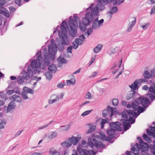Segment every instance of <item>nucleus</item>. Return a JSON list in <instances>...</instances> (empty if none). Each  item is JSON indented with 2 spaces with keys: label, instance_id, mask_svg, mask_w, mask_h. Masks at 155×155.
<instances>
[{
  "label": "nucleus",
  "instance_id": "obj_36",
  "mask_svg": "<svg viewBox=\"0 0 155 155\" xmlns=\"http://www.w3.org/2000/svg\"><path fill=\"white\" fill-rule=\"evenodd\" d=\"M66 81L68 85H70V84L74 85L75 83V78H74L72 79L67 80Z\"/></svg>",
  "mask_w": 155,
  "mask_h": 155
},
{
  "label": "nucleus",
  "instance_id": "obj_3",
  "mask_svg": "<svg viewBox=\"0 0 155 155\" xmlns=\"http://www.w3.org/2000/svg\"><path fill=\"white\" fill-rule=\"evenodd\" d=\"M99 6H98V3L96 6L95 4L92 3L86 9L87 12L85 14V17L83 19L82 24L85 25V26L89 25L94 18L97 16L98 11H101L99 9Z\"/></svg>",
  "mask_w": 155,
  "mask_h": 155
},
{
  "label": "nucleus",
  "instance_id": "obj_61",
  "mask_svg": "<svg viewBox=\"0 0 155 155\" xmlns=\"http://www.w3.org/2000/svg\"><path fill=\"white\" fill-rule=\"evenodd\" d=\"M48 126V125H45L42 126H41V127H39L38 129V130H40L44 128H45L47 127Z\"/></svg>",
  "mask_w": 155,
  "mask_h": 155
},
{
  "label": "nucleus",
  "instance_id": "obj_22",
  "mask_svg": "<svg viewBox=\"0 0 155 155\" xmlns=\"http://www.w3.org/2000/svg\"><path fill=\"white\" fill-rule=\"evenodd\" d=\"M15 107V104L13 101L11 102L9 104L7 108L8 112L10 111L12 109H14Z\"/></svg>",
  "mask_w": 155,
  "mask_h": 155
},
{
  "label": "nucleus",
  "instance_id": "obj_13",
  "mask_svg": "<svg viewBox=\"0 0 155 155\" xmlns=\"http://www.w3.org/2000/svg\"><path fill=\"white\" fill-rule=\"evenodd\" d=\"M110 126L111 128L114 130L116 131H120L122 130L121 127V124L119 122H112L110 124Z\"/></svg>",
  "mask_w": 155,
  "mask_h": 155
},
{
  "label": "nucleus",
  "instance_id": "obj_43",
  "mask_svg": "<svg viewBox=\"0 0 155 155\" xmlns=\"http://www.w3.org/2000/svg\"><path fill=\"white\" fill-rule=\"evenodd\" d=\"M92 27L94 29H97L100 27V26L99 25L98 22H93Z\"/></svg>",
  "mask_w": 155,
  "mask_h": 155
},
{
  "label": "nucleus",
  "instance_id": "obj_4",
  "mask_svg": "<svg viewBox=\"0 0 155 155\" xmlns=\"http://www.w3.org/2000/svg\"><path fill=\"white\" fill-rule=\"evenodd\" d=\"M137 139L139 140L140 144L136 143L135 145L132 148V151L126 152L127 155H140V150L141 151V154L143 155L145 152L148 151V146L147 143L142 140L140 137H138Z\"/></svg>",
  "mask_w": 155,
  "mask_h": 155
},
{
  "label": "nucleus",
  "instance_id": "obj_18",
  "mask_svg": "<svg viewBox=\"0 0 155 155\" xmlns=\"http://www.w3.org/2000/svg\"><path fill=\"white\" fill-rule=\"evenodd\" d=\"M51 98L52 99H50L48 101L49 104H52L53 103L58 101L59 99V97L58 96L54 94L51 96Z\"/></svg>",
  "mask_w": 155,
  "mask_h": 155
},
{
  "label": "nucleus",
  "instance_id": "obj_12",
  "mask_svg": "<svg viewBox=\"0 0 155 155\" xmlns=\"http://www.w3.org/2000/svg\"><path fill=\"white\" fill-rule=\"evenodd\" d=\"M77 151L79 153L80 155H90L91 152L94 154H96V152H95L93 150L90 151V150H87L85 149H83L81 147L79 146H78L77 148Z\"/></svg>",
  "mask_w": 155,
  "mask_h": 155
},
{
  "label": "nucleus",
  "instance_id": "obj_24",
  "mask_svg": "<svg viewBox=\"0 0 155 155\" xmlns=\"http://www.w3.org/2000/svg\"><path fill=\"white\" fill-rule=\"evenodd\" d=\"M61 145L64 147H67L70 146L72 145L71 141L69 138L67 141L61 143Z\"/></svg>",
  "mask_w": 155,
  "mask_h": 155
},
{
  "label": "nucleus",
  "instance_id": "obj_55",
  "mask_svg": "<svg viewBox=\"0 0 155 155\" xmlns=\"http://www.w3.org/2000/svg\"><path fill=\"white\" fill-rule=\"evenodd\" d=\"M108 113L107 111L106 110V109L102 111L103 117H106Z\"/></svg>",
  "mask_w": 155,
  "mask_h": 155
},
{
  "label": "nucleus",
  "instance_id": "obj_32",
  "mask_svg": "<svg viewBox=\"0 0 155 155\" xmlns=\"http://www.w3.org/2000/svg\"><path fill=\"white\" fill-rule=\"evenodd\" d=\"M57 136V134L55 132H52L50 133V134L48 136V139L51 140Z\"/></svg>",
  "mask_w": 155,
  "mask_h": 155
},
{
  "label": "nucleus",
  "instance_id": "obj_34",
  "mask_svg": "<svg viewBox=\"0 0 155 155\" xmlns=\"http://www.w3.org/2000/svg\"><path fill=\"white\" fill-rule=\"evenodd\" d=\"M102 120V121L101 123V128L102 129H103L104 128V126L105 123H107L109 122V119L106 118L105 119H101Z\"/></svg>",
  "mask_w": 155,
  "mask_h": 155
},
{
  "label": "nucleus",
  "instance_id": "obj_50",
  "mask_svg": "<svg viewBox=\"0 0 155 155\" xmlns=\"http://www.w3.org/2000/svg\"><path fill=\"white\" fill-rule=\"evenodd\" d=\"M5 3V0H0V9H2L4 7L3 6Z\"/></svg>",
  "mask_w": 155,
  "mask_h": 155
},
{
  "label": "nucleus",
  "instance_id": "obj_38",
  "mask_svg": "<svg viewBox=\"0 0 155 155\" xmlns=\"http://www.w3.org/2000/svg\"><path fill=\"white\" fill-rule=\"evenodd\" d=\"M92 95L89 92H87L84 96V98L85 99L89 100L91 99L92 98Z\"/></svg>",
  "mask_w": 155,
  "mask_h": 155
},
{
  "label": "nucleus",
  "instance_id": "obj_54",
  "mask_svg": "<svg viewBox=\"0 0 155 155\" xmlns=\"http://www.w3.org/2000/svg\"><path fill=\"white\" fill-rule=\"evenodd\" d=\"M65 85V84L64 82H61L59 84H58L57 85V87H58L60 88H63L64 86Z\"/></svg>",
  "mask_w": 155,
  "mask_h": 155
},
{
  "label": "nucleus",
  "instance_id": "obj_25",
  "mask_svg": "<svg viewBox=\"0 0 155 155\" xmlns=\"http://www.w3.org/2000/svg\"><path fill=\"white\" fill-rule=\"evenodd\" d=\"M118 11L117 8L115 6H113L112 8H110L109 11V12H107V14L109 13L110 14V18L111 17V15L114 14L116 13Z\"/></svg>",
  "mask_w": 155,
  "mask_h": 155
},
{
  "label": "nucleus",
  "instance_id": "obj_42",
  "mask_svg": "<svg viewBox=\"0 0 155 155\" xmlns=\"http://www.w3.org/2000/svg\"><path fill=\"white\" fill-rule=\"evenodd\" d=\"M87 25H85L82 24H80L79 25L80 28L82 31H84L87 29Z\"/></svg>",
  "mask_w": 155,
  "mask_h": 155
},
{
  "label": "nucleus",
  "instance_id": "obj_26",
  "mask_svg": "<svg viewBox=\"0 0 155 155\" xmlns=\"http://www.w3.org/2000/svg\"><path fill=\"white\" fill-rule=\"evenodd\" d=\"M101 139L103 141H109V140L108 139V137H107L105 134L102 131H100L99 132Z\"/></svg>",
  "mask_w": 155,
  "mask_h": 155
},
{
  "label": "nucleus",
  "instance_id": "obj_53",
  "mask_svg": "<svg viewBox=\"0 0 155 155\" xmlns=\"http://www.w3.org/2000/svg\"><path fill=\"white\" fill-rule=\"evenodd\" d=\"M6 124L5 121H2L0 122V129H2L4 128V125Z\"/></svg>",
  "mask_w": 155,
  "mask_h": 155
},
{
  "label": "nucleus",
  "instance_id": "obj_7",
  "mask_svg": "<svg viewBox=\"0 0 155 155\" xmlns=\"http://www.w3.org/2000/svg\"><path fill=\"white\" fill-rule=\"evenodd\" d=\"M143 75L144 77V78H141L136 80L131 85H129V87L133 90L138 89V84H140L143 82H147V79L151 78L150 73L147 71H144Z\"/></svg>",
  "mask_w": 155,
  "mask_h": 155
},
{
  "label": "nucleus",
  "instance_id": "obj_2",
  "mask_svg": "<svg viewBox=\"0 0 155 155\" xmlns=\"http://www.w3.org/2000/svg\"><path fill=\"white\" fill-rule=\"evenodd\" d=\"M141 105L144 108L147 107L150 103L149 100L146 97H140L136 99V101L133 102L132 104H128L127 105L128 108H132V110H128L124 111L122 117H127V116H130V119H132L134 117H137L140 113L145 110L142 107L139 106Z\"/></svg>",
  "mask_w": 155,
  "mask_h": 155
},
{
  "label": "nucleus",
  "instance_id": "obj_31",
  "mask_svg": "<svg viewBox=\"0 0 155 155\" xmlns=\"http://www.w3.org/2000/svg\"><path fill=\"white\" fill-rule=\"evenodd\" d=\"M49 153L50 154H52V155H59L60 153L56 150L53 148H51L49 151Z\"/></svg>",
  "mask_w": 155,
  "mask_h": 155
},
{
  "label": "nucleus",
  "instance_id": "obj_35",
  "mask_svg": "<svg viewBox=\"0 0 155 155\" xmlns=\"http://www.w3.org/2000/svg\"><path fill=\"white\" fill-rule=\"evenodd\" d=\"M45 76L46 79L48 80H50L52 77V74L51 72L48 71L45 73Z\"/></svg>",
  "mask_w": 155,
  "mask_h": 155
},
{
  "label": "nucleus",
  "instance_id": "obj_40",
  "mask_svg": "<svg viewBox=\"0 0 155 155\" xmlns=\"http://www.w3.org/2000/svg\"><path fill=\"white\" fill-rule=\"evenodd\" d=\"M93 31V30L92 28H89L87 29V32H86L84 34L85 36H87V37H88L89 35H90L92 33Z\"/></svg>",
  "mask_w": 155,
  "mask_h": 155
},
{
  "label": "nucleus",
  "instance_id": "obj_51",
  "mask_svg": "<svg viewBox=\"0 0 155 155\" xmlns=\"http://www.w3.org/2000/svg\"><path fill=\"white\" fill-rule=\"evenodd\" d=\"M149 73H150L151 78H153L155 76V69L151 70Z\"/></svg>",
  "mask_w": 155,
  "mask_h": 155
},
{
  "label": "nucleus",
  "instance_id": "obj_27",
  "mask_svg": "<svg viewBox=\"0 0 155 155\" xmlns=\"http://www.w3.org/2000/svg\"><path fill=\"white\" fill-rule=\"evenodd\" d=\"M131 90H133L132 91H131V92L127 94V100H129L132 98L135 93V90L136 89H136L135 90H133V89H131Z\"/></svg>",
  "mask_w": 155,
  "mask_h": 155
},
{
  "label": "nucleus",
  "instance_id": "obj_63",
  "mask_svg": "<svg viewBox=\"0 0 155 155\" xmlns=\"http://www.w3.org/2000/svg\"><path fill=\"white\" fill-rule=\"evenodd\" d=\"M14 93V92L13 90H8L7 91V94H8V95H11L12 94Z\"/></svg>",
  "mask_w": 155,
  "mask_h": 155
},
{
  "label": "nucleus",
  "instance_id": "obj_30",
  "mask_svg": "<svg viewBox=\"0 0 155 155\" xmlns=\"http://www.w3.org/2000/svg\"><path fill=\"white\" fill-rule=\"evenodd\" d=\"M106 110H107L109 114L110 113V117H111L114 114V112L113 107L108 106Z\"/></svg>",
  "mask_w": 155,
  "mask_h": 155
},
{
  "label": "nucleus",
  "instance_id": "obj_14",
  "mask_svg": "<svg viewBox=\"0 0 155 155\" xmlns=\"http://www.w3.org/2000/svg\"><path fill=\"white\" fill-rule=\"evenodd\" d=\"M11 101H15L16 102L21 103L22 101V99L21 97L18 95L15 94L13 95L9 98Z\"/></svg>",
  "mask_w": 155,
  "mask_h": 155
},
{
  "label": "nucleus",
  "instance_id": "obj_1",
  "mask_svg": "<svg viewBox=\"0 0 155 155\" xmlns=\"http://www.w3.org/2000/svg\"><path fill=\"white\" fill-rule=\"evenodd\" d=\"M57 46L54 39L51 40V45L48 46V51L46 52V48L43 49V53L44 56V59L42 57L41 52L39 51L36 54V59H33L31 62V66H29L27 70L31 75L35 74L38 71L39 73V68L43 69L50 64V59L55 54Z\"/></svg>",
  "mask_w": 155,
  "mask_h": 155
},
{
  "label": "nucleus",
  "instance_id": "obj_44",
  "mask_svg": "<svg viewBox=\"0 0 155 155\" xmlns=\"http://www.w3.org/2000/svg\"><path fill=\"white\" fill-rule=\"evenodd\" d=\"M150 23L149 22H147L145 25H142L140 26V27L142 28L143 29H146L150 25Z\"/></svg>",
  "mask_w": 155,
  "mask_h": 155
},
{
  "label": "nucleus",
  "instance_id": "obj_59",
  "mask_svg": "<svg viewBox=\"0 0 155 155\" xmlns=\"http://www.w3.org/2000/svg\"><path fill=\"white\" fill-rule=\"evenodd\" d=\"M87 141L85 140H83L81 142V146L82 147H84L86 145H87Z\"/></svg>",
  "mask_w": 155,
  "mask_h": 155
},
{
  "label": "nucleus",
  "instance_id": "obj_8",
  "mask_svg": "<svg viewBox=\"0 0 155 155\" xmlns=\"http://www.w3.org/2000/svg\"><path fill=\"white\" fill-rule=\"evenodd\" d=\"M124 1V0H98L97 2L98 3V6H99V9L101 10H103L105 9V5L108 3H110L112 2L114 5H119Z\"/></svg>",
  "mask_w": 155,
  "mask_h": 155
},
{
  "label": "nucleus",
  "instance_id": "obj_33",
  "mask_svg": "<svg viewBox=\"0 0 155 155\" xmlns=\"http://www.w3.org/2000/svg\"><path fill=\"white\" fill-rule=\"evenodd\" d=\"M149 91L155 95V84H153L151 85L149 88Z\"/></svg>",
  "mask_w": 155,
  "mask_h": 155
},
{
  "label": "nucleus",
  "instance_id": "obj_48",
  "mask_svg": "<svg viewBox=\"0 0 155 155\" xmlns=\"http://www.w3.org/2000/svg\"><path fill=\"white\" fill-rule=\"evenodd\" d=\"M119 103L118 100L116 98L114 99L112 101L113 105L114 106H117Z\"/></svg>",
  "mask_w": 155,
  "mask_h": 155
},
{
  "label": "nucleus",
  "instance_id": "obj_41",
  "mask_svg": "<svg viewBox=\"0 0 155 155\" xmlns=\"http://www.w3.org/2000/svg\"><path fill=\"white\" fill-rule=\"evenodd\" d=\"M70 126V125L69 124L61 126V130H68L69 129Z\"/></svg>",
  "mask_w": 155,
  "mask_h": 155
},
{
  "label": "nucleus",
  "instance_id": "obj_23",
  "mask_svg": "<svg viewBox=\"0 0 155 155\" xmlns=\"http://www.w3.org/2000/svg\"><path fill=\"white\" fill-rule=\"evenodd\" d=\"M48 69L50 72L55 73L57 70V68L55 64H52L49 66Z\"/></svg>",
  "mask_w": 155,
  "mask_h": 155
},
{
  "label": "nucleus",
  "instance_id": "obj_15",
  "mask_svg": "<svg viewBox=\"0 0 155 155\" xmlns=\"http://www.w3.org/2000/svg\"><path fill=\"white\" fill-rule=\"evenodd\" d=\"M115 131L114 130L111 128L107 131V134L108 135V139L110 140V139L114 138L115 137Z\"/></svg>",
  "mask_w": 155,
  "mask_h": 155
},
{
  "label": "nucleus",
  "instance_id": "obj_39",
  "mask_svg": "<svg viewBox=\"0 0 155 155\" xmlns=\"http://www.w3.org/2000/svg\"><path fill=\"white\" fill-rule=\"evenodd\" d=\"M143 137L145 141H147L149 143L152 141L150 137H148L147 135L145 134L143 135Z\"/></svg>",
  "mask_w": 155,
  "mask_h": 155
},
{
  "label": "nucleus",
  "instance_id": "obj_56",
  "mask_svg": "<svg viewBox=\"0 0 155 155\" xmlns=\"http://www.w3.org/2000/svg\"><path fill=\"white\" fill-rule=\"evenodd\" d=\"M15 4L18 5L20 6L21 4V0H15Z\"/></svg>",
  "mask_w": 155,
  "mask_h": 155
},
{
  "label": "nucleus",
  "instance_id": "obj_62",
  "mask_svg": "<svg viewBox=\"0 0 155 155\" xmlns=\"http://www.w3.org/2000/svg\"><path fill=\"white\" fill-rule=\"evenodd\" d=\"M104 20L103 19H102L98 22V23L100 26L102 25V24L104 22Z\"/></svg>",
  "mask_w": 155,
  "mask_h": 155
},
{
  "label": "nucleus",
  "instance_id": "obj_10",
  "mask_svg": "<svg viewBox=\"0 0 155 155\" xmlns=\"http://www.w3.org/2000/svg\"><path fill=\"white\" fill-rule=\"evenodd\" d=\"M29 78V73L25 71H23L21 72V76H19L17 80L18 84H21L24 82H26Z\"/></svg>",
  "mask_w": 155,
  "mask_h": 155
},
{
  "label": "nucleus",
  "instance_id": "obj_21",
  "mask_svg": "<svg viewBox=\"0 0 155 155\" xmlns=\"http://www.w3.org/2000/svg\"><path fill=\"white\" fill-rule=\"evenodd\" d=\"M57 60L58 62V65L60 67H61L60 65L64 63H67L66 61L62 57V56H60L58 58H57Z\"/></svg>",
  "mask_w": 155,
  "mask_h": 155
},
{
  "label": "nucleus",
  "instance_id": "obj_47",
  "mask_svg": "<svg viewBox=\"0 0 155 155\" xmlns=\"http://www.w3.org/2000/svg\"><path fill=\"white\" fill-rule=\"evenodd\" d=\"M88 145L91 148H92L94 147V144L91 140V138L89 137L88 139Z\"/></svg>",
  "mask_w": 155,
  "mask_h": 155
},
{
  "label": "nucleus",
  "instance_id": "obj_46",
  "mask_svg": "<svg viewBox=\"0 0 155 155\" xmlns=\"http://www.w3.org/2000/svg\"><path fill=\"white\" fill-rule=\"evenodd\" d=\"M21 95L22 98L24 100H26L28 98L27 93L25 92H22Z\"/></svg>",
  "mask_w": 155,
  "mask_h": 155
},
{
  "label": "nucleus",
  "instance_id": "obj_29",
  "mask_svg": "<svg viewBox=\"0 0 155 155\" xmlns=\"http://www.w3.org/2000/svg\"><path fill=\"white\" fill-rule=\"evenodd\" d=\"M103 45L101 44H99L97 45L93 49L94 53H97L99 52L101 49Z\"/></svg>",
  "mask_w": 155,
  "mask_h": 155
},
{
  "label": "nucleus",
  "instance_id": "obj_11",
  "mask_svg": "<svg viewBox=\"0 0 155 155\" xmlns=\"http://www.w3.org/2000/svg\"><path fill=\"white\" fill-rule=\"evenodd\" d=\"M85 40V38L83 35H80L78 38H76L72 43L74 49H76L78 47L79 45L83 44Z\"/></svg>",
  "mask_w": 155,
  "mask_h": 155
},
{
  "label": "nucleus",
  "instance_id": "obj_28",
  "mask_svg": "<svg viewBox=\"0 0 155 155\" xmlns=\"http://www.w3.org/2000/svg\"><path fill=\"white\" fill-rule=\"evenodd\" d=\"M23 90L24 91L23 92L26 93H28L31 94H33L34 93V91L33 90L26 87H24Z\"/></svg>",
  "mask_w": 155,
  "mask_h": 155
},
{
  "label": "nucleus",
  "instance_id": "obj_60",
  "mask_svg": "<svg viewBox=\"0 0 155 155\" xmlns=\"http://www.w3.org/2000/svg\"><path fill=\"white\" fill-rule=\"evenodd\" d=\"M155 13V7L153 6V7L152 8L151 10V12H150V14H152Z\"/></svg>",
  "mask_w": 155,
  "mask_h": 155
},
{
  "label": "nucleus",
  "instance_id": "obj_58",
  "mask_svg": "<svg viewBox=\"0 0 155 155\" xmlns=\"http://www.w3.org/2000/svg\"><path fill=\"white\" fill-rule=\"evenodd\" d=\"M9 9L11 13H13L15 10V8L13 6L10 7Z\"/></svg>",
  "mask_w": 155,
  "mask_h": 155
},
{
  "label": "nucleus",
  "instance_id": "obj_45",
  "mask_svg": "<svg viewBox=\"0 0 155 155\" xmlns=\"http://www.w3.org/2000/svg\"><path fill=\"white\" fill-rule=\"evenodd\" d=\"M93 110H87L85 111L82 114L81 116L83 117H84L90 113Z\"/></svg>",
  "mask_w": 155,
  "mask_h": 155
},
{
  "label": "nucleus",
  "instance_id": "obj_17",
  "mask_svg": "<svg viewBox=\"0 0 155 155\" xmlns=\"http://www.w3.org/2000/svg\"><path fill=\"white\" fill-rule=\"evenodd\" d=\"M71 144L75 145L77 142L81 139V137L79 135H78L77 137H72L71 138H69Z\"/></svg>",
  "mask_w": 155,
  "mask_h": 155
},
{
  "label": "nucleus",
  "instance_id": "obj_57",
  "mask_svg": "<svg viewBox=\"0 0 155 155\" xmlns=\"http://www.w3.org/2000/svg\"><path fill=\"white\" fill-rule=\"evenodd\" d=\"M72 47L71 46L68 47L67 50V53H72Z\"/></svg>",
  "mask_w": 155,
  "mask_h": 155
},
{
  "label": "nucleus",
  "instance_id": "obj_37",
  "mask_svg": "<svg viewBox=\"0 0 155 155\" xmlns=\"http://www.w3.org/2000/svg\"><path fill=\"white\" fill-rule=\"evenodd\" d=\"M96 129L95 126H93L90 128L87 131V134L91 133L94 132Z\"/></svg>",
  "mask_w": 155,
  "mask_h": 155
},
{
  "label": "nucleus",
  "instance_id": "obj_52",
  "mask_svg": "<svg viewBox=\"0 0 155 155\" xmlns=\"http://www.w3.org/2000/svg\"><path fill=\"white\" fill-rule=\"evenodd\" d=\"M14 92L16 94H21V92L19 89V88L18 87H15L13 89Z\"/></svg>",
  "mask_w": 155,
  "mask_h": 155
},
{
  "label": "nucleus",
  "instance_id": "obj_64",
  "mask_svg": "<svg viewBox=\"0 0 155 155\" xmlns=\"http://www.w3.org/2000/svg\"><path fill=\"white\" fill-rule=\"evenodd\" d=\"M96 58V56L94 55L93 57H92L91 58V61L90 62V64H91L95 61Z\"/></svg>",
  "mask_w": 155,
  "mask_h": 155
},
{
  "label": "nucleus",
  "instance_id": "obj_19",
  "mask_svg": "<svg viewBox=\"0 0 155 155\" xmlns=\"http://www.w3.org/2000/svg\"><path fill=\"white\" fill-rule=\"evenodd\" d=\"M93 140L94 143L95 147L96 148H102L105 147V145L102 142L98 141L94 138L93 139Z\"/></svg>",
  "mask_w": 155,
  "mask_h": 155
},
{
  "label": "nucleus",
  "instance_id": "obj_16",
  "mask_svg": "<svg viewBox=\"0 0 155 155\" xmlns=\"http://www.w3.org/2000/svg\"><path fill=\"white\" fill-rule=\"evenodd\" d=\"M132 18L134 20H133L131 23H129L128 24L127 30L128 32H130L131 31L132 28L135 24L136 22V18L135 17H134Z\"/></svg>",
  "mask_w": 155,
  "mask_h": 155
},
{
  "label": "nucleus",
  "instance_id": "obj_5",
  "mask_svg": "<svg viewBox=\"0 0 155 155\" xmlns=\"http://www.w3.org/2000/svg\"><path fill=\"white\" fill-rule=\"evenodd\" d=\"M79 21V18L75 15H74V19L71 16L69 17V26L67 25L66 23L67 26V28H68L69 31L68 34L69 36H71L72 37L76 36L77 31L76 28L78 26V23Z\"/></svg>",
  "mask_w": 155,
  "mask_h": 155
},
{
  "label": "nucleus",
  "instance_id": "obj_6",
  "mask_svg": "<svg viewBox=\"0 0 155 155\" xmlns=\"http://www.w3.org/2000/svg\"><path fill=\"white\" fill-rule=\"evenodd\" d=\"M66 22L64 21L62 22V25L60 26V28L61 31L59 30L58 31V35L59 37L62 40V43L61 47L60 48H58L59 51H62L64 48V44H66L68 43V36L66 34L67 27Z\"/></svg>",
  "mask_w": 155,
  "mask_h": 155
},
{
  "label": "nucleus",
  "instance_id": "obj_9",
  "mask_svg": "<svg viewBox=\"0 0 155 155\" xmlns=\"http://www.w3.org/2000/svg\"><path fill=\"white\" fill-rule=\"evenodd\" d=\"M125 118L128 119L126 120L124 119H121L120 121H121L122 123V125L124 127V130L125 131L128 130L131 127L130 123L132 124H134L135 122V119L130 118V116H127V117H123Z\"/></svg>",
  "mask_w": 155,
  "mask_h": 155
},
{
  "label": "nucleus",
  "instance_id": "obj_49",
  "mask_svg": "<svg viewBox=\"0 0 155 155\" xmlns=\"http://www.w3.org/2000/svg\"><path fill=\"white\" fill-rule=\"evenodd\" d=\"M147 96L148 97H149L152 101L155 100V95H154L148 93L147 94Z\"/></svg>",
  "mask_w": 155,
  "mask_h": 155
},
{
  "label": "nucleus",
  "instance_id": "obj_20",
  "mask_svg": "<svg viewBox=\"0 0 155 155\" xmlns=\"http://www.w3.org/2000/svg\"><path fill=\"white\" fill-rule=\"evenodd\" d=\"M0 13L7 18H9L10 15L9 12L5 8H3L2 9H0Z\"/></svg>",
  "mask_w": 155,
  "mask_h": 155
}]
</instances>
